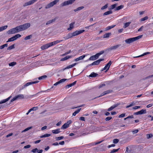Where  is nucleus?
Listing matches in <instances>:
<instances>
[{"label":"nucleus","mask_w":153,"mask_h":153,"mask_svg":"<svg viewBox=\"0 0 153 153\" xmlns=\"http://www.w3.org/2000/svg\"><path fill=\"white\" fill-rule=\"evenodd\" d=\"M85 31L84 30H76L73 33H70L68 34L66 36L64 37L63 38L65 40H67L74 36L78 35Z\"/></svg>","instance_id":"nucleus-1"},{"label":"nucleus","mask_w":153,"mask_h":153,"mask_svg":"<svg viewBox=\"0 0 153 153\" xmlns=\"http://www.w3.org/2000/svg\"><path fill=\"white\" fill-rule=\"evenodd\" d=\"M62 40H61L60 41L59 40H56V41L53 42H51L45 45H43L41 47V49L42 50H44L52 46H53L54 45L56 44L59 43L60 42H62Z\"/></svg>","instance_id":"nucleus-2"},{"label":"nucleus","mask_w":153,"mask_h":153,"mask_svg":"<svg viewBox=\"0 0 153 153\" xmlns=\"http://www.w3.org/2000/svg\"><path fill=\"white\" fill-rule=\"evenodd\" d=\"M142 35H140L138 36L135 37L130 38L129 39H126L125 40V41L126 42V43H127V44H130L133 42L139 39H140L142 37Z\"/></svg>","instance_id":"nucleus-3"},{"label":"nucleus","mask_w":153,"mask_h":153,"mask_svg":"<svg viewBox=\"0 0 153 153\" xmlns=\"http://www.w3.org/2000/svg\"><path fill=\"white\" fill-rule=\"evenodd\" d=\"M20 30L19 26H17L15 28L10 29L7 32L8 34H13L20 32Z\"/></svg>","instance_id":"nucleus-4"},{"label":"nucleus","mask_w":153,"mask_h":153,"mask_svg":"<svg viewBox=\"0 0 153 153\" xmlns=\"http://www.w3.org/2000/svg\"><path fill=\"white\" fill-rule=\"evenodd\" d=\"M30 26V24L29 23H26L23 25L19 26V27L20 30V31L24 30L29 27Z\"/></svg>","instance_id":"nucleus-5"},{"label":"nucleus","mask_w":153,"mask_h":153,"mask_svg":"<svg viewBox=\"0 0 153 153\" xmlns=\"http://www.w3.org/2000/svg\"><path fill=\"white\" fill-rule=\"evenodd\" d=\"M59 1V0H55L53 1L47 5L45 7V8L47 9L52 7L54 5L56 4Z\"/></svg>","instance_id":"nucleus-6"},{"label":"nucleus","mask_w":153,"mask_h":153,"mask_svg":"<svg viewBox=\"0 0 153 153\" xmlns=\"http://www.w3.org/2000/svg\"><path fill=\"white\" fill-rule=\"evenodd\" d=\"M21 35L19 34H16L14 36L9 39L7 42L13 41L17 39V38L21 37Z\"/></svg>","instance_id":"nucleus-7"},{"label":"nucleus","mask_w":153,"mask_h":153,"mask_svg":"<svg viewBox=\"0 0 153 153\" xmlns=\"http://www.w3.org/2000/svg\"><path fill=\"white\" fill-rule=\"evenodd\" d=\"M75 0H69L67 1H65L62 3L61 5L62 7L68 5L72 4Z\"/></svg>","instance_id":"nucleus-8"},{"label":"nucleus","mask_w":153,"mask_h":153,"mask_svg":"<svg viewBox=\"0 0 153 153\" xmlns=\"http://www.w3.org/2000/svg\"><path fill=\"white\" fill-rule=\"evenodd\" d=\"M24 98V95L23 94L18 95L11 99L10 100L11 102H12L18 99H22Z\"/></svg>","instance_id":"nucleus-9"},{"label":"nucleus","mask_w":153,"mask_h":153,"mask_svg":"<svg viewBox=\"0 0 153 153\" xmlns=\"http://www.w3.org/2000/svg\"><path fill=\"white\" fill-rule=\"evenodd\" d=\"M71 123V120L68 121L67 123H65L61 127V129H65L69 126V125Z\"/></svg>","instance_id":"nucleus-10"},{"label":"nucleus","mask_w":153,"mask_h":153,"mask_svg":"<svg viewBox=\"0 0 153 153\" xmlns=\"http://www.w3.org/2000/svg\"><path fill=\"white\" fill-rule=\"evenodd\" d=\"M38 82H39L38 81H37L32 82H28L22 86V89L24 88L25 87L27 86L30 85H32L33 84L36 83Z\"/></svg>","instance_id":"nucleus-11"},{"label":"nucleus","mask_w":153,"mask_h":153,"mask_svg":"<svg viewBox=\"0 0 153 153\" xmlns=\"http://www.w3.org/2000/svg\"><path fill=\"white\" fill-rule=\"evenodd\" d=\"M146 112V109H142L139 111L134 113V114L135 115L142 114H145Z\"/></svg>","instance_id":"nucleus-12"},{"label":"nucleus","mask_w":153,"mask_h":153,"mask_svg":"<svg viewBox=\"0 0 153 153\" xmlns=\"http://www.w3.org/2000/svg\"><path fill=\"white\" fill-rule=\"evenodd\" d=\"M112 62L111 61H110L109 62L106 64L104 68H103L102 70H106V71H107L109 69V67L111 65Z\"/></svg>","instance_id":"nucleus-13"},{"label":"nucleus","mask_w":153,"mask_h":153,"mask_svg":"<svg viewBox=\"0 0 153 153\" xmlns=\"http://www.w3.org/2000/svg\"><path fill=\"white\" fill-rule=\"evenodd\" d=\"M121 45H114L112 46L109 48L108 49V50L109 51H111L113 50H114L118 48Z\"/></svg>","instance_id":"nucleus-14"},{"label":"nucleus","mask_w":153,"mask_h":153,"mask_svg":"<svg viewBox=\"0 0 153 153\" xmlns=\"http://www.w3.org/2000/svg\"><path fill=\"white\" fill-rule=\"evenodd\" d=\"M104 60V59H99L98 60H97L96 61H95L92 64V65H98L100 62L101 61H103Z\"/></svg>","instance_id":"nucleus-15"},{"label":"nucleus","mask_w":153,"mask_h":153,"mask_svg":"<svg viewBox=\"0 0 153 153\" xmlns=\"http://www.w3.org/2000/svg\"><path fill=\"white\" fill-rule=\"evenodd\" d=\"M85 57V55H83L82 56H80V57H79L78 58H77L76 59H74V61H75L76 62V61H79L80 60L83 59Z\"/></svg>","instance_id":"nucleus-16"},{"label":"nucleus","mask_w":153,"mask_h":153,"mask_svg":"<svg viewBox=\"0 0 153 153\" xmlns=\"http://www.w3.org/2000/svg\"><path fill=\"white\" fill-rule=\"evenodd\" d=\"M11 96H10L7 98V99L3 100L0 101V104H1L3 103H5L8 101L11 97Z\"/></svg>","instance_id":"nucleus-17"},{"label":"nucleus","mask_w":153,"mask_h":153,"mask_svg":"<svg viewBox=\"0 0 153 153\" xmlns=\"http://www.w3.org/2000/svg\"><path fill=\"white\" fill-rule=\"evenodd\" d=\"M52 133L54 134H57L60 132V129L58 128L57 129L53 130L52 131Z\"/></svg>","instance_id":"nucleus-18"},{"label":"nucleus","mask_w":153,"mask_h":153,"mask_svg":"<svg viewBox=\"0 0 153 153\" xmlns=\"http://www.w3.org/2000/svg\"><path fill=\"white\" fill-rule=\"evenodd\" d=\"M104 53L103 51H101L100 53H97L96 55H94V56L95 57L96 59L98 58L99 56L103 54Z\"/></svg>","instance_id":"nucleus-19"},{"label":"nucleus","mask_w":153,"mask_h":153,"mask_svg":"<svg viewBox=\"0 0 153 153\" xmlns=\"http://www.w3.org/2000/svg\"><path fill=\"white\" fill-rule=\"evenodd\" d=\"M104 53L103 51H101L100 53H97L96 55H94V56L95 57L96 59L98 58L99 56L103 54Z\"/></svg>","instance_id":"nucleus-20"},{"label":"nucleus","mask_w":153,"mask_h":153,"mask_svg":"<svg viewBox=\"0 0 153 153\" xmlns=\"http://www.w3.org/2000/svg\"><path fill=\"white\" fill-rule=\"evenodd\" d=\"M72 56H66L64 57L63 58H62L60 60V61H63L66 60L69 58H72Z\"/></svg>","instance_id":"nucleus-21"},{"label":"nucleus","mask_w":153,"mask_h":153,"mask_svg":"<svg viewBox=\"0 0 153 153\" xmlns=\"http://www.w3.org/2000/svg\"><path fill=\"white\" fill-rule=\"evenodd\" d=\"M74 22H73L71 23L70 24V27L68 28V30H71L72 28H73L74 27Z\"/></svg>","instance_id":"nucleus-22"},{"label":"nucleus","mask_w":153,"mask_h":153,"mask_svg":"<svg viewBox=\"0 0 153 153\" xmlns=\"http://www.w3.org/2000/svg\"><path fill=\"white\" fill-rule=\"evenodd\" d=\"M112 13V11L110 10L105 12L103 14V16L107 15L109 14H111Z\"/></svg>","instance_id":"nucleus-23"},{"label":"nucleus","mask_w":153,"mask_h":153,"mask_svg":"<svg viewBox=\"0 0 153 153\" xmlns=\"http://www.w3.org/2000/svg\"><path fill=\"white\" fill-rule=\"evenodd\" d=\"M76 83V81H75L74 82H73L71 84H70L68 85H67L66 86V88H68L74 85H75V84Z\"/></svg>","instance_id":"nucleus-24"},{"label":"nucleus","mask_w":153,"mask_h":153,"mask_svg":"<svg viewBox=\"0 0 153 153\" xmlns=\"http://www.w3.org/2000/svg\"><path fill=\"white\" fill-rule=\"evenodd\" d=\"M111 33H106L103 36V38H108L111 35Z\"/></svg>","instance_id":"nucleus-25"},{"label":"nucleus","mask_w":153,"mask_h":153,"mask_svg":"<svg viewBox=\"0 0 153 153\" xmlns=\"http://www.w3.org/2000/svg\"><path fill=\"white\" fill-rule=\"evenodd\" d=\"M97 74L94 72H93L91 73L90 75H89V77H94L97 76Z\"/></svg>","instance_id":"nucleus-26"},{"label":"nucleus","mask_w":153,"mask_h":153,"mask_svg":"<svg viewBox=\"0 0 153 153\" xmlns=\"http://www.w3.org/2000/svg\"><path fill=\"white\" fill-rule=\"evenodd\" d=\"M117 105H114L113 106H112L108 109V111H111L114 108L117 107Z\"/></svg>","instance_id":"nucleus-27"},{"label":"nucleus","mask_w":153,"mask_h":153,"mask_svg":"<svg viewBox=\"0 0 153 153\" xmlns=\"http://www.w3.org/2000/svg\"><path fill=\"white\" fill-rule=\"evenodd\" d=\"M150 53L149 52H147L146 53H144L143 54L140 55V56H134V58H138V57H140L141 56H144L145 55H146L147 54H149Z\"/></svg>","instance_id":"nucleus-28"},{"label":"nucleus","mask_w":153,"mask_h":153,"mask_svg":"<svg viewBox=\"0 0 153 153\" xmlns=\"http://www.w3.org/2000/svg\"><path fill=\"white\" fill-rule=\"evenodd\" d=\"M51 136V134H46L43 135L41 136L40 137L41 138H44V137H46L50 136Z\"/></svg>","instance_id":"nucleus-29"},{"label":"nucleus","mask_w":153,"mask_h":153,"mask_svg":"<svg viewBox=\"0 0 153 153\" xmlns=\"http://www.w3.org/2000/svg\"><path fill=\"white\" fill-rule=\"evenodd\" d=\"M131 22H128L125 23L124 24V25L123 26V27L124 28H126L128 27L130 24H131Z\"/></svg>","instance_id":"nucleus-30"},{"label":"nucleus","mask_w":153,"mask_h":153,"mask_svg":"<svg viewBox=\"0 0 153 153\" xmlns=\"http://www.w3.org/2000/svg\"><path fill=\"white\" fill-rule=\"evenodd\" d=\"M7 27V25H5L0 27V32L6 29Z\"/></svg>","instance_id":"nucleus-31"},{"label":"nucleus","mask_w":153,"mask_h":153,"mask_svg":"<svg viewBox=\"0 0 153 153\" xmlns=\"http://www.w3.org/2000/svg\"><path fill=\"white\" fill-rule=\"evenodd\" d=\"M117 4H114L112 5H111L110 6V8H109L110 10H112L115 8L116 6L117 5Z\"/></svg>","instance_id":"nucleus-32"},{"label":"nucleus","mask_w":153,"mask_h":153,"mask_svg":"<svg viewBox=\"0 0 153 153\" xmlns=\"http://www.w3.org/2000/svg\"><path fill=\"white\" fill-rule=\"evenodd\" d=\"M115 26V25H112L111 26H109L105 28V30H109L111 28H113Z\"/></svg>","instance_id":"nucleus-33"},{"label":"nucleus","mask_w":153,"mask_h":153,"mask_svg":"<svg viewBox=\"0 0 153 153\" xmlns=\"http://www.w3.org/2000/svg\"><path fill=\"white\" fill-rule=\"evenodd\" d=\"M84 8V7L83 6H81L79 7H78L77 9L74 10V11L75 12L81 10L82 9Z\"/></svg>","instance_id":"nucleus-34"},{"label":"nucleus","mask_w":153,"mask_h":153,"mask_svg":"<svg viewBox=\"0 0 153 153\" xmlns=\"http://www.w3.org/2000/svg\"><path fill=\"white\" fill-rule=\"evenodd\" d=\"M81 109V108H79V109H78L77 110L75 111L73 113V115L74 116H75L77 114H78V113H79V112L80 111Z\"/></svg>","instance_id":"nucleus-35"},{"label":"nucleus","mask_w":153,"mask_h":153,"mask_svg":"<svg viewBox=\"0 0 153 153\" xmlns=\"http://www.w3.org/2000/svg\"><path fill=\"white\" fill-rule=\"evenodd\" d=\"M123 5H121L116 8L115 10H119L123 8Z\"/></svg>","instance_id":"nucleus-36"},{"label":"nucleus","mask_w":153,"mask_h":153,"mask_svg":"<svg viewBox=\"0 0 153 153\" xmlns=\"http://www.w3.org/2000/svg\"><path fill=\"white\" fill-rule=\"evenodd\" d=\"M8 46V44H5L4 45H2L0 46V49H2L5 47H7Z\"/></svg>","instance_id":"nucleus-37"},{"label":"nucleus","mask_w":153,"mask_h":153,"mask_svg":"<svg viewBox=\"0 0 153 153\" xmlns=\"http://www.w3.org/2000/svg\"><path fill=\"white\" fill-rule=\"evenodd\" d=\"M152 77H153V74L149 76H147V77L143 79H142L143 80H145L147 79H148L151 78Z\"/></svg>","instance_id":"nucleus-38"},{"label":"nucleus","mask_w":153,"mask_h":153,"mask_svg":"<svg viewBox=\"0 0 153 153\" xmlns=\"http://www.w3.org/2000/svg\"><path fill=\"white\" fill-rule=\"evenodd\" d=\"M14 48H15L14 45L13 44V45H12L11 46H10L9 47L7 48V49L8 50H11V49H13Z\"/></svg>","instance_id":"nucleus-39"},{"label":"nucleus","mask_w":153,"mask_h":153,"mask_svg":"<svg viewBox=\"0 0 153 153\" xmlns=\"http://www.w3.org/2000/svg\"><path fill=\"white\" fill-rule=\"evenodd\" d=\"M112 91H113L111 90H107L106 91H105L104 92L105 93L104 94H105H105H109V93L111 92H112Z\"/></svg>","instance_id":"nucleus-40"},{"label":"nucleus","mask_w":153,"mask_h":153,"mask_svg":"<svg viewBox=\"0 0 153 153\" xmlns=\"http://www.w3.org/2000/svg\"><path fill=\"white\" fill-rule=\"evenodd\" d=\"M153 137V135L152 134H147L146 135V137L148 139H149L150 138H152Z\"/></svg>","instance_id":"nucleus-41"},{"label":"nucleus","mask_w":153,"mask_h":153,"mask_svg":"<svg viewBox=\"0 0 153 153\" xmlns=\"http://www.w3.org/2000/svg\"><path fill=\"white\" fill-rule=\"evenodd\" d=\"M96 59L94 55L90 57L89 58V60H94Z\"/></svg>","instance_id":"nucleus-42"},{"label":"nucleus","mask_w":153,"mask_h":153,"mask_svg":"<svg viewBox=\"0 0 153 153\" xmlns=\"http://www.w3.org/2000/svg\"><path fill=\"white\" fill-rule=\"evenodd\" d=\"M32 37V36L31 35H30L29 36H27L25 37L24 39L25 40L29 39L31 38Z\"/></svg>","instance_id":"nucleus-43"},{"label":"nucleus","mask_w":153,"mask_h":153,"mask_svg":"<svg viewBox=\"0 0 153 153\" xmlns=\"http://www.w3.org/2000/svg\"><path fill=\"white\" fill-rule=\"evenodd\" d=\"M32 128V127H28L26 128V129H25L24 130H23L22 131V133L23 132H25V131H27L28 130H29V129H31Z\"/></svg>","instance_id":"nucleus-44"},{"label":"nucleus","mask_w":153,"mask_h":153,"mask_svg":"<svg viewBox=\"0 0 153 153\" xmlns=\"http://www.w3.org/2000/svg\"><path fill=\"white\" fill-rule=\"evenodd\" d=\"M135 104V103L134 102H133L132 103H131L130 105H127L126 107V108H128L130 107H131L133 105H134Z\"/></svg>","instance_id":"nucleus-45"},{"label":"nucleus","mask_w":153,"mask_h":153,"mask_svg":"<svg viewBox=\"0 0 153 153\" xmlns=\"http://www.w3.org/2000/svg\"><path fill=\"white\" fill-rule=\"evenodd\" d=\"M135 104V103L134 102H133L132 103H131L130 105H127L126 107V108H128L130 107H131L133 105H134Z\"/></svg>","instance_id":"nucleus-46"},{"label":"nucleus","mask_w":153,"mask_h":153,"mask_svg":"<svg viewBox=\"0 0 153 153\" xmlns=\"http://www.w3.org/2000/svg\"><path fill=\"white\" fill-rule=\"evenodd\" d=\"M73 65H69V66H67L66 68H64L63 69V71H64L65 70V69H69V68H72V67H73Z\"/></svg>","instance_id":"nucleus-47"},{"label":"nucleus","mask_w":153,"mask_h":153,"mask_svg":"<svg viewBox=\"0 0 153 153\" xmlns=\"http://www.w3.org/2000/svg\"><path fill=\"white\" fill-rule=\"evenodd\" d=\"M16 64V62H11L9 63V65L10 66H13L15 65Z\"/></svg>","instance_id":"nucleus-48"},{"label":"nucleus","mask_w":153,"mask_h":153,"mask_svg":"<svg viewBox=\"0 0 153 153\" xmlns=\"http://www.w3.org/2000/svg\"><path fill=\"white\" fill-rule=\"evenodd\" d=\"M108 7V4H106L105 5V6L102 7L101 8V9L102 10H103L105 9H106Z\"/></svg>","instance_id":"nucleus-49"},{"label":"nucleus","mask_w":153,"mask_h":153,"mask_svg":"<svg viewBox=\"0 0 153 153\" xmlns=\"http://www.w3.org/2000/svg\"><path fill=\"white\" fill-rule=\"evenodd\" d=\"M63 136H60L58 137H56V139L57 140H59L63 139Z\"/></svg>","instance_id":"nucleus-50"},{"label":"nucleus","mask_w":153,"mask_h":153,"mask_svg":"<svg viewBox=\"0 0 153 153\" xmlns=\"http://www.w3.org/2000/svg\"><path fill=\"white\" fill-rule=\"evenodd\" d=\"M119 141V140L117 139H114L113 140V143H114L116 144Z\"/></svg>","instance_id":"nucleus-51"},{"label":"nucleus","mask_w":153,"mask_h":153,"mask_svg":"<svg viewBox=\"0 0 153 153\" xmlns=\"http://www.w3.org/2000/svg\"><path fill=\"white\" fill-rule=\"evenodd\" d=\"M47 77V76L46 75L43 76H41L39 77V80L42 79H43L46 78Z\"/></svg>","instance_id":"nucleus-52"},{"label":"nucleus","mask_w":153,"mask_h":153,"mask_svg":"<svg viewBox=\"0 0 153 153\" xmlns=\"http://www.w3.org/2000/svg\"><path fill=\"white\" fill-rule=\"evenodd\" d=\"M54 20H50L46 23V25H48L52 23V22L54 21Z\"/></svg>","instance_id":"nucleus-53"},{"label":"nucleus","mask_w":153,"mask_h":153,"mask_svg":"<svg viewBox=\"0 0 153 153\" xmlns=\"http://www.w3.org/2000/svg\"><path fill=\"white\" fill-rule=\"evenodd\" d=\"M37 151H38V149L37 148H35V149H32L31 151V152H33L34 153H35L36 152H37Z\"/></svg>","instance_id":"nucleus-54"},{"label":"nucleus","mask_w":153,"mask_h":153,"mask_svg":"<svg viewBox=\"0 0 153 153\" xmlns=\"http://www.w3.org/2000/svg\"><path fill=\"white\" fill-rule=\"evenodd\" d=\"M37 1V0H32L30 1H29L30 4L31 5L36 2Z\"/></svg>","instance_id":"nucleus-55"},{"label":"nucleus","mask_w":153,"mask_h":153,"mask_svg":"<svg viewBox=\"0 0 153 153\" xmlns=\"http://www.w3.org/2000/svg\"><path fill=\"white\" fill-rule=\"evenodd\" d=\"M134 116L133 115L129 116L126 118H124V120H125L128 118H133Z\"/></svg>","instance_id":"nucleus-56"},{"label":"nucleus","mask_w":153,"mask_h":153,"mask_svg":"<svg viewBox=\"0 0 153 153\" xmlns=\"http://www.w3.org/2000/svg\"><path fill=\"white\" fill-rule=\"evenodd\" d=\"M30 5V4L29 1L27 2L24 4L23 5V6L24 7H25L28 5Z\"/></svg>","instance_id":"nucleus-57"},{"label":"nucleus","mask_w":153,"mask_h":153,"mask_svg":"<svg viewBox=\"0 0 153 153\" xmlns=\"http://www.w3.org/2000/svg\"><path fill=\"white\" fill-rule=\"evenodd\" d=\"M38 107H33L31 109L32 111H36L38 109Z\"/></svg>","instance_id":"nucleus-58"},{"label":"nucleus","mask_w":153,"mask_h":153,"mask_svg":"<svg viewBox=\"0 0 153 153\" xmlns=\"http://www.w3.org/2000/svg\"><path fill=\"white\" fill-rule=\"evenodd\" d=\"M67 79H61L60 81H59V82L60 83H61L62 82H63L65 81L66 80H67Z\"/></svg>","instance_id":"nucleus-59"},{"label":"nucleus","mask_w":153,"mask_h":153,"mask_svg":"<svg viewBox=\"0 0 153 153\" xmlns=\"http://www.w3.org/2000/svg\"><path fill=\"white\" fill-rule=\"evenodd\" d=\"M138 132V129H135V130L134 131H132V132L134 134L137 133Z\"/></svg>","instance_id":"nucleus-60"},{"label":"nucleus","mask_w":153,"mask_h":153,"mask_svg":"<svg viewBox=\"0 0 153 153\" xmlns=\"http://www.w3.org/2000/svg\"><path fill=\"white\" fill-rule=\"evenodd\" d=\"M119 149H114L111 151V153H114V152H117L118 151V150H119Z\"/></svg>","instance_id":"nucleus-61"},{"label":"nucleus","mask_w":153,"mask_h":153,"mask_svg":"<svg viewBox=\"0 0 153 153\" xmlns=\"http://www.w3.org/2000/svg\"><path fill=\"white\" fill-rule=\"evenodd\" d=\"M112 119V117H107L105 118V120L106 121H108L110 120L111 119Z\"/></svg>","instance_id":"nucleus-62"},{"label":"nucleus","mask_w":153,"mask_h":153,"mask_svg":"<svg viewBox=\"0 0 153 153\" xmlns=\"http://www.w3.org/2000/svg\"><path fill=\"white\" fill-rule=\"evenodd\" d=\"M105 86V84H102L100 85L99 86L98 88H102V87H104Z\"/></svg>","instance_id":"nucleus-63"},{"label":"nucleus","mask_w":153,"mask_h":153,"mask_svg":"<svg viewBox=\"0 0 153 153\" xmlns=\"http://www.w3.org/2000/svg\"><path fill=\"white\" fill-rule=\"evenodd\" d=\"M125 116V114H122L121 115H120L119 116V118L123 117Z\"/></svg>","instance_id":"nucleus-64"}]
</instances>
